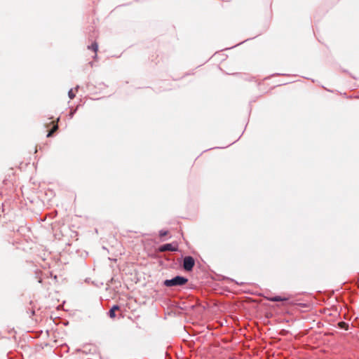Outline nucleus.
Returning <instances> with one entry per match:
<instances>
[{
	"mask_svg": "<svg viewBox=\"0 0 359 359\" xmlns=\"http://www.w3.org/2000/svg\"><path fill=\"white\" fill-rule=\"evenodd\" d=\"M188 282V279L182 276H176L170 280H165L164 285L166 287L180 286L186 284Z\"/></svg>",
	"mask_w": 359,
	"mask_h": 359,
	"instance_id": "f257e3e1",
	"label": "nucleus"
},
{
	"mask_svg": "<svg viewBox=\"0 0 359 359\" xmlns=\"http://www.w3.org/2000/svg\"><path fill=\"white\" fill-rule=\"evenodd\" d=\"M195 265V260L191 256H187L183 260V268L185 271H190Z\"/></svg>",
	"mask_w": 359,
	"mask_h": 359,
	"instance_id": "f03ea898",
	"label": "nucleus"
},
{
	"mask_svg": "<svg viewBox=\"0 0 359 359\" xmlns=\"http://www.w3.org/2000/svg\"><path fill=\"white\" fill-rule=\"evenodd\" d=\"M177 250V245H173L172 243H167V244L161 245L159 248L160 252H165V251L175 252Z\"/></svg>",
	"mask_w": 359,
	"mask_h": 359,
	"instance_id": "7ed1b4c3",
	"label": "nucleus"
},
{
	"mask_svg": "<svg viewBox=\"0 0 359 359\" xmlns=\"http://www.w3.org/2000/svg\"><path fill=\"white\" fill-rule=\"evenodd\" d=\"M59 121V118L57 119L56 122L53 121L51 123H53V126L52 129L48 132L47 137H50L53 135V134L58 129L57 122Z\"/></svg>",
	"mask_w": 359,
	"mask_h": 359,
	"instance_id": "20e7f679",
	"label": "nucleus"
},
{
	"mask_svg": "<svg viewBox=\"0 0 359 359\" xmlns=\"http://www.w3.org/2000/svg\"><path fill=\"white\" fill-rule=\"evenodd\" d=\"M119 306L118 305H114L109 311V316L111 318H114L116 317L115 312L119 310Z\"/></svg>",
	"mask_w": 359,
	"mask_h": 359,
	"instance_id": "39448f33",
	"label": "nucleus"
},
{
	"mask_svg": "<svg viewBox=\"0 0 359 359\" xmlns=\"http://www.w3.org/2000/svg\"><path fill=\"white\" fill-rule=\"evenodd\" d=\"M268 299L271 302H283L287 300L288 299L286 297H282L280 296H275L272 297H268Z\"/></svg>",
	"mask_w": 359,
	"mask_h": 359,
	"instance_id": "423d86ee",
	"label": "nucleus"
},
{
	"mask_svg": "<svg viewBox=\"0 0 359 359\" xmlns=\"http://www.w3.org/2000/svg\"><path fill=\"white\" fill-rule=\"evenodd\" d=\"M88 49L92 50L95 53V57H97V52L98 50V44L96 42H94L91 44V46H89Z\"/></svg>",
	"mask_w": 359,
	"mask_h": 359,
	"instance_id": "0eeeda50",
	"label": "nucleus"
},
{
	"mask_svg": "<svg viewBox=\"0 0 359 359\" xmlns=\"http://www.w3.org/2000/svg\"><path fill=\"white\" fill-rule=\"evenodd\" d=\"M338 325L340 328L345 329V330H347L348 327V325L345 322H339L338 323Z\"/></svg>",
	"mask_w": 359,
	"mask_h": 359,
	"instance_id": "6e6552de",
	"label": "nucleus"
},
{
	"mask_svg": "<svg viewBox=\"0 0 359 359\" xmlns=\"http://www.w3.org/2000/svg\"><path fill=\"white\" fill-rule=\"evenodd\" d=\"M68 95H69V98H70V99H73V98H74V97H75V94L73 93V90H72V89H71V90L69 91V93H68Z\"/></svg>",
	"mask_w": 359,
	"mask_h": 359,
	"instance_id": "1a4fd4ad",
	"label": "nucleus"
},
{
	"mask_svg": "<svg viewBox=\"0 0 359 359\" xmlns=\"http://www.w3.org/2000/svg\"><path fill=\"white\" fill-rule=\"evenodd\" d=\"M167 233H168V232H167V231H161L159 234H160V236H161V237H163V236H166V235H167Z\"/></svg>",
	"mask_w": 359,
	"mask_h": 359,
	"instance_id": "9d476101",
	"label": "nucleus"
}]
</instances>
